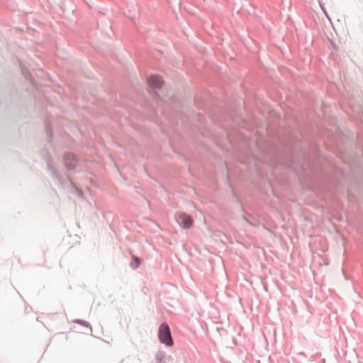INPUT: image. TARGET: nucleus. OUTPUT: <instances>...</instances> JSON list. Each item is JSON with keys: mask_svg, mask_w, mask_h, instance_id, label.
<instances>
[{"mask_svg": "<svg viewBox=\"0 0 363 363\" xmlns=\"http://www.w3.org/2000/svg\"><path fill=\"white\" fill-rule=\"evenodd\" d=\"M133 262L131 263V266L133 268L135 269V268L138 267V266L140 264V259L138 257H133Z\"/></svg>", "mask_w": 363, "mask_h": 363, "instance_id": "5", "label": "nucleus"}, {"mask_svg": "<svg viewBox=\"0 0 363 363\" xmlns=\"http://www.w3.org/2000/svg\"><path fill=\"white\" fill-rule=\"evenodd\" d=\"M65 164L68 169H73L76 164L77 160L74 155L67 154L65 155Z\"/></svg>", "mask_w": 363, "mask_h": 363, "instance_id": "4", "label": "nucleus"}, {"mask_svg": "<svg viewBox=\"0 0 363 363\" xmlns=\"http://www.w3.org/2000/svg\"><path fill=\"white\" fill-rule=\"evenodd\" d=\"M158 337L162 343L167 346L173 345V340L171 336L170 329L166 323H163L159 328Z\"/></svg>", "mask_w": 363, "mask_h": 363, "instance_id": "1", "label": "nucleus"}, {"mask_svg": "<svg viewBox=\"0 0 363 363\" xmlns=\"http://www.w3.org/2000/svg\"><path fill=\"white\" fill-rule=\"evenodd\" d=\"M147 82L149 86L153 90L162 88L164 84V81L162 77L158 74L150 75L147 77Z\"/></svg>", "mask_w": 363, "mask_h": 363, "instance_id": "2", "label": "nucleus"}, {"mask_svg": "<svg viewBox=\"0 0 363 363\" xmlns=\"http://www.w3.org/2000/svg\"><path fill=\"white\" fill-rule=\"evenodd\" d=\"M178 222L184 228H189L192 225L194 220L191 216L184 213H182L178 216Z\"/></svg>", "mask_w": 363, "mask_h": 363, "instance_id": "3", "label": "nucleus"}]
</instances>
